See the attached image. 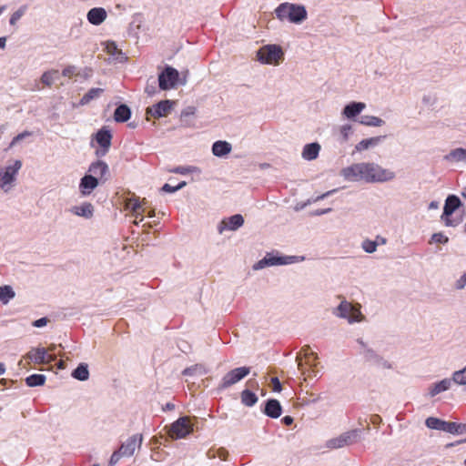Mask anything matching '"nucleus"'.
<instances>
[{"instance_id": "nucleus-12", "label": "nucleus", "mask_w": 466, "mask_h": 466, "mask_svg": "<svg viewBox=\"0 0 466 466\" xmlns=\"http://www.w3.org/2000/svg\"><path fill=\"white\" fill-rule=\"evenodd\" d=\"M243 223H244L243 217L239 214H236V215L229 217L228 218L223 219L219 223V225L218 227V230L219 234H222L225 229L237 230L238 228H240L243 225Z\"/></svg>"}, {"instance_id": "nucleus-15", "label": "nucleus", "mask_w": 466, "mask_h": 466, "mask_svg": "<svg viewBox=\"0 0 466 466\" xmlns=\"http://www.w3.org/2000/svg\"><path fill=\"white\" fill-rule=\"evenodd\" d=\"M89 172L92 173L94 177H97L98 180L106 181L109 174V169L106 163L98 160L90 165Z\"/></svg>"}, {"instance_id": "nucleus-62", "label": "nucleus", "mask_w": 466, "mask_h": 466, "mask_svg": "<svg viewBox=\"0 0 466 466\" xmlns=\"http://www.w3.org/2000/svg\"><path fill=\"white\" fill-rule=\"evenodd\" d=\"M55 350H56L55 345H51L48 349H46V350H48L49 353H52Z\"/></svg>"}, {"instance_id": "nucleus-36", "label": "nucleus", "mask_w": 466, "mask_h": 466, "mask_svg": "<svg viewBox=\"0 0 466 466\" xmlns=\"http://www.w3.org/2000/svg\"><path fill=\"white\" fill-rule=\"evenodd\" d=\"M446 159L448 160H454V161H465L466 162V149L464 148H456L452 151H451V153L449 155H447L445 157Z\"/></svg>"}, {"instance_id": "nucleus-9", "label": "nucleus", "mask_w": 466, "mask_h": 466, "mask_svg": "<svg viewBox=\"0 0 466 466\" xmlns=\"http://www.w3.org/2000/svg\"><path fill=\"white\" fill-rule=\"evenodd\" d=\"M21 167L22 162L15 160L12 166H8L4 171H0V187L7 190L9 186L15 180V176Z\"/></svg>"}, {"instance_id": "nucleus-50", "label": "nucleus", "mask_w": 466, "mask_h": 466, "mask_svg": "<svg viewBox=\"0 0 466 466\" xmlns=\"http://www.w3.org/2000/svg\"><path fill=\"white\" fill-rule=\"evenodd\" d=\"M271 386H272V390L273 391L279 392L281 390V389H282L281 383H280L279 380L277 377L271 378Z\"/></svg>"}, {"instance_id": "nucleus-24", "label": "nucleus", "mask_w": 466, "mask_h": 466, "mask_svg": "<svg viewBox=\"0 0 466 466\" xmlns=\"http://www.w3.org/2000/svg\"><path fill=\"white\" fill-rule=\"evenodd\" d=\"M131 111L127 105L118 106L114 113V119L116 122L123 123L130 118Z\"/></svg>"}, {"instance_id": "nucleus-39", "label": "nucleus", "mask_w": 466, "mask_h": 466, "mask_svg": "<svg viewBox=\"0 0 466 466\" xmlns=\"http://www.w3.org/2000/svg\"><path fill=\"white\" fill-rule=\"evenodd\" d=\"M444 423V420L434 417H429L425 421V424L428 428L441 431H443Z\"/></svg>"}, {"instance_id": "nucleus-59", "label": "nucleus", "mask_w": 466, "mask_h": 466, "mask_svg": "<svg viewBox=\"0 0 466 466\" xmlns=\"http://www.w3.org/2000/svg\"><path fill=\"white\" fill-rule=\"evenodd\" d=\"M375 241H378L379 244H385L386 243V239L384 238H381V237H377V239Z\"/></svg>"}, {"instance_id": "nucleus-58", "label": "nucleus", "mask_w": 466, "mask_h": 466, "mask_svg": "<svg viewBox=\"0 0 466 466\" xmlns=\"http://www.w3.org/2000/svg\"><path fill=\"white\" fill-rule=\"evenodd\" d=\"M173 171L175 173L186 174L187 172V169L186 167H177L176 169H174Z\"/></svg>"}, {"instance_id": "nucleus-20", "label": "nucleus", "mask_w": 466, "mask_h": 466, "mask_svg": "<svg viewBox=\"0 0 466 466\" xmlns=\"http://www.w3.org/2000/svg\"><path fill=\"white\" fill-rule=\"evenodd\" d=\"M365 106V104L362 102H352L344 107L343 114L346 117L352 118L358 116Z\"/></svg>"}, {"instance_id": "nucleus-56", "label": "nucleus", "mask_w": 466, "mask_h": 466, "mask_svg": "<svg viewBox=\"0 0 466 466\" xmlns=\"http://www.w3.org/2000/svg\"><path fill=\"white\" fill-rule=\"evenodd\" d=\"M465 285H466V272L457 281V288L462 289V288H464Z\"/></svg>"}, {"instance_id": "nucleus-44", "label": "nucleus", "mask_w": 466, "mask_h": 466, "mask_svg": "<svg viewBox=\"0 0 466 466\" xmlns=\"http://www.w3.org/2000/svg\"><path fill=\"white\" fill-rule=\"evenodd\" d=\"M31 136H32V132H30V131H24V132L18 134L12 139V141L9 145V147H14L19 142H21L23 139H25V137H31Z\"/></svg>"}, {"instance_id": "nucleus-21", "label": "nucleus", "mask_w": 466, "mask_h": 466, "mask_svg": "<svg viewBox=\"0 0 466 466\" xmlns=\"http://www.w3.org/2000/svg\"><path fill=\"white\" fill-rule=\"evenodd\" d=\"M231 145L227 141L218 140L212 146V152L217 157H223L231 151Z\"/></svg>"}, {"instance_id": "nucleus-64", "label": "nucleus", "mask_w": 466, "mask_h": 466, "mask_svg": "<svg viewBox=\"0 0 466 466\" xmlns=\"http://www.w3.org/2000/svg\"><path fill=\"white\" fill-rule=\"evenodd\" d=\"M461 196L466 199V187L463 189Z\"/></svg>"}, {"instance_id": "nucleus-37", "label": "nucleus", "mask_w": 466, "mask_h": 466, "mask_svg": "<svg viewBox=\"0 0 466 466\" xmlns=\"http://www.w3.org/2000/svg\"><path fill=\"white\" fill-rule=\"evenodd\" d=\"M106 51L116 60H121L123 58L122 52L117 48V46L114 42L106 43Z\"/></svg>"}, {"instance_id": "nucleus-4", "label": "nucleus", "mask_w": 466, "mask_h": 466, "mask_svg": "<svg viewBox=\"0 0 466 466\" xmlns=\"http://www.w3.org/2000/svg\"><path fill=\"white\" fill-rule=\"evenodd\" d=\"M341 175L349 181L368 182V163H357L341 170Z\"/></svg>"}, {"instance_id": "nucleus-3", "label": "nucleus", "mask_w": 466, "mask_h": 466, "mask_svg": "<svg viewBox=\"0 0 466 466\" xmlns=\"http://www.w3.org/2000/svg\"><path fill=\"white\" fill-rule=\"evenodd\" d=\"M461 206V200L457 196L451 195L446 198L441 219L447 227H456L461 219L451 218L452 213Z\"/></svg>"}, {"instance_id": "nucleus-1", "label": "nucleus", "mask_w": 466, "mask_h": 466, "mask_svg": "<svg viewBox=\"0 0 466 466\" xmlns=\"http://www.w3.org/2000/svg\"><path fill=\"white\" fill-rule=\"evenodd\" d=\"M318 356L313 352L309 346H304L297 356L298 368L304 376V380L317 376L319 372L317 369Z\"/></svg>"}, {"instance_id": "nucleus-30", "label": "nucleus", "mask_w": 466, "mask_h": 466, "mask_svg": "<svg viewBox=\"0 0 466 466\" xmlns=\"http://www.w3.org/2000/svg\"><path fill=\"white\" fill-rule=\"evenodd\" d=\"M241 401L244 405L251 407L258 401L256 394L248 390H244L241 392Z\"/></svg>"}, {"instance_id": "nucleus-49", "label": "nucleus", "mask_w": 466, "mask_h": 466, "mask_svg": "<svg viewBox=\"0 0 466 466\" xmlns=\"http://www.w3.org/2000/svg\"><path fill=\"white\" fill-rule=\"evenodd\" d=\"M62 75L66 77H72L76 75V66H67L65 67L62 71Z\"/></svg>"}, {"instance_id": "nucleus-55", "label": "nucleus", "mask_w": 466, "mask_h": 466, "mask_svg": "<svg viewBox=\"0 0 466 466\" xmlns=\"http://www.w3.org/2000/svg\"><path fill=\"white\" fill-rule=\"evenodd\" d=\"M46 323H47V319H46V318H41V319H36V320L33 323V325H34L35 327L40 328V327H43V326L46 325Z\"/></svg>"}, {"instance_id": "nucleus-33", "label": "nucleus", "mask_w": 466, "mask_h": 466, "mask_svg": "<svg viewBox=\"0 0 466 466\" xmlns=\"http://www.w3.org/2000/svg\"><path fill=\"white\" fill-rule=\"evenodd\" d=\"M15 297V292L10 286L0 287V301L3 304H7L10 299Z\"/></svg>"}, {"instance_id": "nucleus-51", "label": "nucleus", "mask_w": 466, "mask_h": 466, "mask_svg": "<svg viewBox=\"0 0 466 466\" xmlns=\"http://www.w3.org/2000/svg\"><path fill=\"white\" fill-rule=\"evenodd\" d=\"M145 212V208L142 207V209H138L137 212H133V216L136 218V220L134 221V223L136 225L138 224V222H141L143 221V214Z\"/></svg>"}, {"instance_id": "nucleus-14", "label": "nucleus", "mask_w": 466, "mask_h": 466, "mask_svg": "<svg viewBox=\"0 0 466 466\" xmlns=\"http://www.w3.org/2000/svg\"><path fill=\"white\" fill-rule=\"evenodd\" d=\"M141 443L142 436L133 435L120 446L119 451L123 454V456L130 457L134 454L136 449L140 447Z\"/></svg>"}, {"instance_id": "nucleus-38", "label": "nucleus", "mask_w": 466, "mask_h": 466, "mask_svg": "<svg viewBox=\"0 0 466 466\" xmlns=\"http://www.w3.org/2000/svg\"><path fill=\"white\" fill-rule=\"evenodd\" d=\"M58 75V70H50L45 72L41 76V81L43 84L46 85L47 86H51L54 83L55 79L56 78Z\"/></svg>"}, {"instance_id": "nucleus-41", "label": "nucleus", "mask_w": 466, "mask_h": 466, "mask_svg": "<svg viewBox=\"0 0 466 466\" xmlns=\"http://www.w3.org/2000/svg\"><path fill=\"white\" fill-rule=\"evenodd\" d=\"M126 208L129 209L132 213L137 212L138 209H142V204L137 198H131L126 202Z\"/></svg>"}, {"instance_id": "nucleus-43", "label": "nucleus", "mask_w": 466, "mask_h": 466, "mask_svg": "<svg viewBox=\"0 0 466 466\" xmlns=\"http://www.w3.org/2000/svg\"><path fill=\"white\" fill-rule=\"evenodd\" d=\"M378 245H379L378 241H373V240L366 239V240H364L362 242V248L367 253H372V252H374L376 250Z\"/></svg>"}, {"instance_id": "nucleus-45", "label": "nucleus", "mask_w": 466, "mask_h": 466, "mask_svg": "<svg viewBox=\"0 0 466 466\" xmlns=\"http://www.w3.org/2000/svg\"><path fill=\"white\" fill-rule=\"evenodd\" d=\"M350 321H360L361 320V312L359 308L353 306L352 311H350V316L347 318Z\"/></svg>"}, {"instance_id": "nucleus-17", "label": "nucleus", "mask_w": 466, "mask_h": 466, "mask_svg": "<svg viewBox=\"0 0 466 466\" xmlns=\"http://www.w3.org/2000/svg\"><path fill=\"white\" fill-rule=\"evenodd\" d=\"M98 185V178L93 175H86L81 178L80 190L83 195H89Z\"/></svg>"}, {"instance_id": "nucleus-8", "label": "nucleus", "mask_w": 466, "mask_h": 466, "mask_svg": "<svg viewBox=\"0 0 466 466\" xmlns=\"http://www.w3.org/2000/svg\"><path fill=\"white\" fill-rule=\"evenodd\" d=\"M250 372L249 367H239L228 371L221 380L219 388L227 389L248 376Z\"/></svg>"}, {"instance_id": "nucleus-63", "label": "nucleus", "mask_w": 466, "mask_h": 466, "mask_svg": "<svg viewBox=\"0 0 466 466\" xmlns=\"http://www.w3.org/2000/svg\"><path fill=\"white\" fill-rule=\"evenodd\" d=\"M58 368H59V369H65L64 361H62V360H61V361H59V363H58Z\"/></svg>"}, {"instance_id": "nucleus-7", "label": "nucleus", "mask_w": 466, "mask_h": 466, "mask_svg": "<svg viewBox=\"0 0 466 466\" xmlns=\"http://www.w3.org/2000/svg\"><path fill=\"white\" fill-rule=\"evenodd\" d=\"M283 58V52L275 45L265 46L258 51V59L265 64H279Z\"/></svg>"}, {"instance_id": "nucleus-53", "label": "nucleus", "mask_w": 466, "mask_h": 466, "mask_svg": "<svg viewBox=\"0 0 466 466\" xmlns=\"http://www.w3.org/2000/svg\"><path fill=\"white\" fill-rule=\"evenodd\" d=\"M351 131V127L349 125L343 126L340 129V133L344 138V140L348 139L349 134Z\"/></svg>"}, {"instance_id": "nucleus-13", "label": "nucleus", "mask_w": 466, "mask_h": 466, "mask_svg": "<svg viewBox=\"0 0 466 466\" xmlns=\"http://www.w3.org/2000/svg\"><path fill=\"white\" fill-rule=\"evenodd\" d=\"M171 110V103L169 100L160 101L151 107L147 108V115L155 118L167 116Z\"/></svg>"}, {"instance_id": "nucleus-29", "label": "nucleus", "mask_w": 466, "mask_h": 466, "mask_svg": "<svg viewBox=\"0 0 466 466\" xmlns=\"http://www.w3.org/2000/svg\"><path fill=\"white\" fill-rule=\"evenodd\" d=\"M72 376L78 380H86L89 377V371L86 364H79L72 372Z\"/></svg>"}, {"instance_id": "nucleus-6", "label": "nucleus", "mask_w": 466, "mask_h": 466, "mask_svg": "<svg viewBox=\"0 0 466 466\" xmlns=\"http://www.w3.org/2000/svg\"><path fill=\"white\" fill-rule=\"evenodd\" d=\"M395 173L375 163H368V183L386 182L392 180Z\"/></svg>"}, {"instance_id": "nucleus-40", "label": "nucleus", "mask_w": 466, "mask_h": 466, "mask_svg": "<svg viewBox=\"0 0 466 466\" xmlns=\"http://www.w3.org/2000/svg\"><path fill=\"white\" fill-rule=\"evenodd\" d=\"M352 309L353 305L347 301H342L338 307L339 315L346 319L350 316V313L352 311Z\"/></svg>"}, {"instance_id": "nucleus-16", "label": "nucleus", "mask_w": 466, "mask_h": 466, "mask_svg": "<svg viewBox=\"0 0 466 466\" xmlns=\"http://www.w3.org/2000/svg\"><path fill=\"white\" fill-rule=\"evenodd\" d=\"M106 11L103 7H94L87 13V20L94 25H99L106 18Z\"/></svg>"}, {"instance_id": "nucleus-42", "label": "nucleus", "mask_w": 466, "mask_h": 466, "mask_svg": "<svg viewBox=\"0 0 466 466\" xmlns=\"http://www.w3.org/2000/svg\"><path fill=\"white\" fill-rule=\"evenodd\" d=\"M452 380L460 385H466V367L453 373Z\"/></svg>"}, {"instance_id": "nucleus-19", "label": "nucleus", "mask_w": 466, "mask_h": 466, "mask_svg": "<svg viewBox=\"0 0 466 466\" xmlns=\"http://www.w3.org/2000/svg\"><path fill=\"white\" fill-rule=\"evenodd\" d=\"M46 356V349L45 348H33L24 357V359H28L33 361L35 364H44Z\"/></svg>"}, {"instance_id": "nucleus-10", "label": "nucleus", "mask_w": 466, "mask_h": 466, "mask_svg": "<svg viewBox=\"0 0 466 466\" xmlns=\"http://www.w3.org/2000/svg\"><path fill=\"white\" fill-rule=\"evenodd\" d=\"M178 71L171 66H167L158 76L159 87L162 90L173 88L178 81Z\"/></svg>"}, {"instance_id": "nucleus-11", "label": "nucleus", "mask_w": 466, "mask_h": 466, "mask_svg": "<svg viewBox=\"0 0 466 466\" xmlns=\"http://www.w3.org/2000/svg\"><path fill=\"white\" fill-rule=\"evenodd\" d=\"M358 432L359 431L357 430L344 432L340 436L329 441L328 447L331 449H339L353 444L358 440Z\"/></svg>"}, {"instance_id": "nucleus-60", "label": "nucleus", "mask_w": 466, "mask_h": 466, "mask_svg": "<svg viewBox=\"0 0 466 466\" xmlns=\"http://www.w3.org/2000/svg\"><path fill=\"white\" fill-rule=\"evenodd\" d=\"M5 371V366L4 363L0 362V375L4 374Z\"/></svg>"}, {"instance_id": "nucleus-23", "label": "nucleus", "mask_w": 466, "mask_h": 466, "mask_svg": "<svg viewBox=\"0 0 466 466\" xmlns=\"http://www.w3.org/2000/svg\"><path fill=\"white\" fill-rule=\"evenodd\" d=\"M319 150L320 146L318 143L308 144L303 148L302 157L307 160H313L318 157Z\"/></svg>"}, {"instance_id": "nucleus-52", "label": "nucleus", "mask_w": 466, "mask_h": 466, "mask_svg": "<svg viewBox=\"0 0 466 466\" xmlns=\"http://www.w3.org/2000/svg\"><path fill=\"white\" fill-rule=\"evenodd\" d=\"M123 457V454L118 451H114L110 458V464H116Z\"/></svg>"}, {"instance_id": "nucleus-47", "label": "nucleus", "mask_w": 466, "mask_h": 466, "mask_svg": "<svg viewBox=\"0 0 466 466\" xmlns=\"http://www.w3.org/2000/svg\"><path fill=\"white\" fill-rule=\"evenodd\" d=\"M431 239H432V241H434L436 243H443V244H445L449 241V238L442 233L433 234L431 237Z\"/></svg>"}, {"instance_id": "nucleus-31", "label": "nucleus", "mask_w": 466, "mask_h": 466, "mask_svg": "<svg viewBox=\"0 0 466 466\" xmlns=\"http://www.w3.org/2000/svg\"><path fill=\"white\" fill-rule=\"evenodd\" d=\"M104 90L102 88H91L86 94L80 99V105L84 106L88 104L91 100L98 97Z\"/></svg>"}, {"instance_id": "nucleus-35", "label": "nucleus", "mask_w": 466, "mask_h": 466, "mask_svg": "<svg viewBox=\"0 0 466 466\" xmlns=\"http://www.w3.org/2000/svg\"><path fill=\"white\" fill-rule=\"evenodd\" d=\"M360 123L369 127H380L383 125L384 121L378 116H362Z\"/></svg>"}, {"instance_id": "nucleus-61", "label": "nucleus", "mask_w": 466, "mask_h": 466, "mask_svg": "<svg viewBox=\"0 0 466 466\" xmlns=\"http://www.w3.org/2000/svg\"><path fill=\"white\" fill-rule=\"evenodd\" d=\"M5 41H6V39H5V37H1V38H0V47H1V48H4V47H5Z\"/></svg>"}, {"instance_id": "nucleus-57", "label": "nucleus", "mask_w": 466, "mask_h": 466, "mask_svg": "<svg viewBox=\"0 0 466 466\" xmlns=\"http://www.w3.org/2000/svg\"><path fill=\"white\" fill-rule=\"evenodd\" d=\"M282 422L288 426L291 425L293 422V418L291 416H285L282 418Z\"/></svg>"}, {"instance_id": "nucleus-28", "label": "nucleus", "mask_w": 466, "mask_h": 466, "mask_svg": "<svg viewBox=\"0 0 466 466\" xmlns=\"http://www.w3.org/2000/svg\"><path fill=\"white\" fill-rule=\"evenodd\" d=\"M451 387V380L448 379L442 380L440 382L435 383L430 390L431 397L447 390Z\"/></svg>"}, {"instance_id": "nucleus-22", "label": "nucleus", "mask_w": 466, "mask_h": 466, "mask_svg": "<svg viewBox=\"0 0 466 466\" xmlns=\"http://www.w3.org/2000/svg\"><path fill=\"white\" fill-rule=\"evenodd\" d=\"M285 261L282 258L279 257H274L271 255L266 256L263 259L259 260L254 267L256 269L263 268L267 266H274V265H280L284 264Z\"/></svg>"}, {"instance_id": "nucleus-2", "label": "nucleus", "mask_w": 466, "mask_h": 466, "mask_svg": "<svg viewBox=\"0 0 466 466\" xmlns=\"http://www.w3.org/2000/svg\"><path fill=\"white\" fill-rule=\"evenodd\" d=\"M277 16L287 19L292 23H300L307 17V11L304 6L294 4L284 3L276 9Z\"/></svg>"}, {"instance_id": "nucleus-54", "label": "nucleus", "mask_w": 466, "mask_h": 466, "mask_svg": "<svg viewBox=\"0 0 466 466\" xmlns=\"http://www.w3.org/2000/svg\"><path fill=\"white\" fill-rule=\"evenodd\" d=\"M45 363L44 364H49L56 360V357L53 353H49L48 350H46V356H45Z\"/></svg>"}, {"instance_id": "nucleus-5", "label": "nucleus", "mask_w": 466, "mask_h": 466, "mask_svg": "<svg viewBox=\"0 0 466 466\" xmlns=\"http://www.w3.org/2000/svg\"><path fill=\"white\" fill-rule=\"evenodd\" d=\"M193 431V424L188 417H181L173 422L168 431L171 439H182Z\"/></svg>"}, {"instance_id": "nucleus-32", "label": "nucleus", "mask_w": 466, "mask_h": 466, "mask_svg": "<svg viewBox=\"0 0 466 466\" xmlns=\"http://www.w3.org/2000/svg\"><path fill=\"white\" fill-rule=\"evenodd\" d=\"M380 141V137L363 139L356 145L357 151L366 150L370 147L376 146Z\"/></svg>"}, {"instance_id": "nucleus-25", "label": "nucleus", "mask_w": 466, "mask_h": 466, "mask_svg": "<svg viewBox=\"0 0 466 466\" xmlns=\"http://www.w3.org/2000/svg\"><path fill=\"white\" fill-rule=\"evenodd\" d=\"M94 207L91 203H84L73 208V213L79 217L90 218L93 216Z\"/></svg>"}, {"instance_id": "nucleus-48", "label": "nucleus", "mask_w": 466, "mask_h": 466, "mask_svg": "<svg viewBox=\"0 0 466 466\" xmlns=\"http://www.w3.org/2000/svg\"><path fill=\"white\" fill-rule=\"evenodd\" d=\"M25 10L23 8L15 11L10 17V24L15 25V23L23 16Z\"/></svg>"}, {"instance_id": "nucleus-18", "label": "nucleus", "mask_w": 466, "mask_h": 466, "mask_svg": "<svg viewBox=\"0 0 466 466\" xmlns=\"http://www.w3.org/2000/svg\"><path fill=\"white\" fill-rule=\"evenodd\" d=\"M281 405L277 400H269L265 406V414L270 418L277 419L281 415Z\"/></svg>"}, {"instance_id": "nucleus-26", "label": "nucleus", "mask_w": 466, "mask_h": 466, "mask_svg": "<svg viewBox=\"0 0 466 466\" xmlns=\"http://www.w3.org/2000/svg\"><path fill=\"white\" fill-rule=\"evenodd\" d=\"M443 431L452 434H462L466 432V424L445 421Z\"/></svg>"}, {"instance_id": "nucleus-27", "label": "nucleus", "mask_w": 466, "mask_h": 466, "mask_svg": "<svg viewBox=\"0 0 466 466\" xmlns=\"http://www.w3.org/2000/svg\"><path fill=\"white\" fill-rule=\"evenodd\" d=\"M112 136L109 131L101 129L96 133V142L105 148H108L111 145Z\"/></svg>"}, {"instance_id": "nucleus-46", "label": "nucleus", "mask_w": 466, "mask_h": 466, "mask_svg": "<svg viewBox=\"0 0 466 466\" xmlns=\"http://www.w3.org/2000/svg\"><path fill=\"white\" fill-rule=\"evenodd\" d=\"M186 185V182H181L179 183L177 186L176 187H173L167 183H166L163 187H162V191L164 192H167V193H173L180 188H182L184 186Z\"/></svg>"}, {"instance_id": "nucleus-34", "label": "nucleus", "mask_w": 466, "mask_h": 466, "mask_svg": "<svg viewBox=\"0 0 466 466\" xmlns=\"http://www.w3.org/2000/svg\"><path fill=\"white\" fill-rule=\"evenodd\" d=\"M46 382V376L42 374H33L25 379L28 387L42 386Z\"/></svg>"}]
</instances>
